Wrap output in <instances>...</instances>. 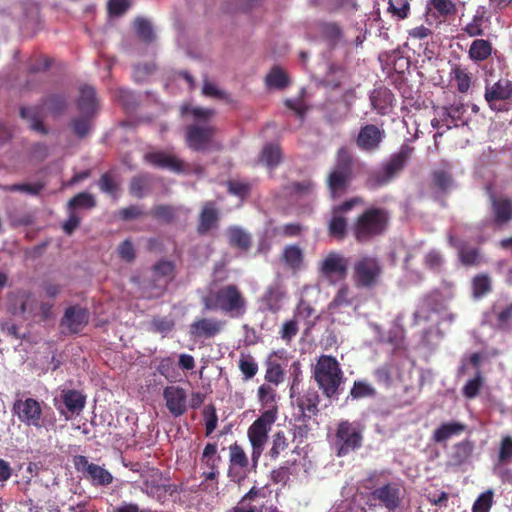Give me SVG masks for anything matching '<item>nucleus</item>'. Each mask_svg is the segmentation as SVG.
I'll list each match as a JSON object with an SVG mask.
<instances>
[{
    "label": "nucleus",
    "instance_id": "nucleus-1",
    "mask_svg": "<svg viewBox=\"0 0 512 512\" xmlns=\"http://www.w3.org/2000/svg\"><path fill=\"white\" fill-rule=\"evenodd\" d=\"M258 400L264 412L248 428L247 436L252 448V466L258 467L268 439V433L277 419L276 390L268 384H262L257 391Z\"/></svg>",
    "mask_w": 512,
    "mask_h": 512
},
{
    "label": "nucleus",
    "instance_id": "nucleus-2",
    "mask_svg": "<svg viewBox=\"0 0 512 512\" xmlns=\"http://www.w3.org/2000/svg\"><path fill=\"white\" fill-rule=\"evenodd\" d=\"M356 162L354 155L348 148L341 147L338 149L335 163L326 179V185L331 199H338L348 191L355 177L354 170Z\"/></svg>",
    "mask_w": 512,
    "mask_h": 512
},
{
    "label": "nucleus",
    "instance_id": "nucleus-3",
    "mask_svg": "<svg viewBox=\"0 0 512 512\" xmlns=\"http://www.w3.org/2000/svg\"><path fill=\"white\" fill-rule=\"evenodd\" d=\"M204 308L211 311L219 310L230 317H242L247 309V301L235 284L221 286L202 298Z\"/></svg>",
    "mask_w": 512,
    "mask_h": 512
},
{
    "label": "nucleus",
    "instance_id": "nucleus-4",
    "mask_svg": "<svg viewBox=\"0 0 512 512\" xmlns=\"http://www.w3.org/2000/svg\"><path fill=\"white\" fill-rule=\"evenodd\" d=\"M413 152L414 147L407 144L402 145L378 168L368 172L366 185L371 189H377L390 184L404 170Z\"/></svg>",
    "mask_w": 512,
    "mask_h": 512
},
{
    "label": "nucleus",
    "instance_id": "nucleus-5",
    "mask_svg": "<svg viewBox=\"0 0 512 512\" xmlns=\"http://www.w3.org/2000/svg\"><path fill=\"white\" fill-rule=\"evenodd\" d=\"M175 276L176 266L173 261L161 259L154 263L142 282L145 297L151 299L163 295Z\"/></svg>",
    "mask_w": 512,
    "mask_h": 512
},
{
    "label": "nucleus",
    "instance_id": "nucleus-6",
    "mask_svg": "<svg viewBox=\"0 0 512 512\" xmlns=\"http://www.w3.org/2000/svg\"><path fill=\"white\" fill-rule=\"evenodd\" d=\"M390 220L391 214L388 209L371 206L358 215L353 222V226L371 230V240H374L388 231Z\"/></svg>",
    "mask_w": 512,
    "mask_h": 512
},
{
    "label": "nucleus",
    "instance_id": "nucleus-7",
    "mask_svg": "<svg viewBox=\"0 0 512 512\" xmlns=\"http://www.w3.org/2000/svg\"><path fill=\"white\" fill-rule=\"evenodd\" d=\"M321 374L322 393L328 398L338 399L344 382V375L338 361L334 357L322 354Z\"/></svg>",
    "mask_w": 512,
    "mask_h": 512
},
{
    "label": "nucleus",
    "instance_id": "nucleus-8",
    "mask_svg": "<svg viewBox=\"0 0 512 512\" xmlns=\"http://www.w3.org/2000/svg\"><path fill=\"white\" fill-rule=\"evenodd\" d=\"M319 395L317 391H307L299 399V408L302 411L303 424L298 425L295 429L294 437L308 438L312 431L317 430Z\"/></svg>",
    "mask_w": 512,
    "mask_h": 512
},
{
    "label": "nucleus",
    "instance_id": "nucleus-9",
    "mask_svg": "<svg viewBox=\"0 0 512 512\" xmlns=\"http://www.w3.org/2000/svg\"><path fill=\"white\" fill-rule=\"evenodd\" d=\"M381 272L380 263L376 258L363 256L354 263V283L358 288H373L378 284Z\"/></svg>",
    "mask_w": 512,
    "mask_h": 512
},
{
    "label": "nucleus",
    "instance_id": "nucleus-10",
    "mask_svg": "<svg viewBox=\"0 0 512 512\" xmlns=\"http://www.w3.org/2000/svg\"><path fill=\"white\" fill-rule=\"evenodd\" d=\"M485 101L495 112L509 111L512 99V81L501 78L492 85H486Z\"/></svg>",
    "mask_w": 512,
    "mask_h": 512
},
{
    "label": "nucleus",
    "instance_id": "nucleus-11",
    "mask_svg": "<svg viewBox=\"0 0 512 512\" xmlns=\"http://www.w3.org/2000/svg\"><path fill=\"white\" fill-rule=\"evenodd\" d=\"M72 462L75 470L93 486H108L113 482L114 478L107 469L89 462L84 455H75Z\"/></svg>",
    "mask_w": 512,
    "mask_h": 512
},
{
    "label": "nucleus",
    "instance_id": "nucleus-12",
    "mask_svg": "<svg viewBox=\"0 0 512 512\" xmlns=\"http://www.w3.org/2000/svg\"><path fill=\"white\" fill-rule=\"evenodd\" d=\"M361 431L349 421H341L336 431L337 456L342 457L362 446Z\"/></svg>",
    "mask_w": 512,
    "mask_h": 512
},
{
    "label": "nucleus",
    "instance_id": "nucleus-13",
    "mask_svg": "<svg viewBox=\"0 0 512 512\" xmlns=\"http://www.w3.org/2000/svg\"><path fill=\"white\" fill-rule=\"evenodd\" d=\"M252 466V459L249 460L244 448L237 442L229 446V468L228 477L231 481L240 483L250 470H256Z\"/></svg>",
    "mask_w": 512,
    "mask_h": 512
},
{
    "label": "nucleus",
    "instance_id": "nucleus-14",
    "mask_svg": "<svg viewBox=\"0 0 512 512\" xmlns=\"http://www.w3.org/2000/svg\"><path fill=\"white\" fill-rule=\"evenodd\" d=\"M347 44L344 29L338 22H322V48L327 59H332L335 51L346 47Z\"/></svg>",
    "mask_w": 512,
    "mask_h": 512
},
{
    "label": "nucleus",
    "instance_id": "nucleus-15",
    "mask_svg": "<svg viewBox=\"0 0 512 512\" xmlns=\"http://www.w3.org/2000/svg\"><path fill=\"white\" fill-rule=\"evenodd\" d=\"M12 411L20 422L28 426H33L36 428H41L44 426L42 421L43 411L41 404L34 398L16 400L13 404Z\"/></svg>",
    "mask_w": 512,
    "mask_h": 512
},
{
    "label": "nucleus",
    "instance_id": "nucleus-16",
    "mask_svg": "<svg viewBox=\"0 0 512 512\" xmlns=\"http://www.w3.org/2000/svg\"><path fill=\"white\" fill-rule=\"evenodd\" d=\"M216 128L213 125L193 124L186 128V143L194 151H206L213 145Z\"/></svg>",
    "mask_w": 512,
    "mask_h": 512
},
{
    "label": "nucleus",
    "instance_id": "nucleus-17",
    "mask_svg": "<svg viewBox=\"0 0 512 512\" xmlns=\"http://www.w3.org/2000/svg\"><path fill=\"white\" fill-rule=\"evenodd\" d=\"M490 202V214L494 225L502 227L512 221V198L496 194L491 189L488 191Z\"/></svg>",
    "mask_w": 512,
    "mask_h": 512
},
{
    "label": "nucleus",
    "instance_id": "nucleus-18",
    "mask_svg": "<svg viewBox=\"0 0 512 512\" xmlns=\"http://www.w3.org/2000/svg\"><path fill=\"white\" fill-rule=\"evenodd\" d=\"M226 322L214 317H198L189 325V335L194 340H208L219 335Z\"/></svg>",
    "mask_w": 512,
    "mask_h": 512
},
{
    "label": "nucleus",
    "instance_id": "nucleus-19",
    "mask_svg": "<svg viewBox=\"0 0 512 512\" xmlns=\"http://www.w3.org/2000/svg\"><path fill=\"white\" fill-rule=\"evenodd\" d=\"M349 260L338 252H330L322 261V277L332 284L343 281L348 272Z\"/></svg>",
    "mask_w": 512,
    "mask_h": 512
},
{
    "label": "nucleus",
    "instance_id": "nucleus-20",
    "mask_svg": "<svg viewBox=\"0 0 512 512\" xmlns=\"http://www.w3.org/2000/svg\"><path fill=\"white\" fill-rule=\"evenodd\" d=\"M371 497L378 500L387 510L394 512L401 505L403 489L399 483L389 482L374 489Z\"/></svg>",
    "mask_w": 512,
    "mask_h": 512
},
{
    "label": "nucleus",
    "instance_id": "nucleus-21",
    "mask_svg": "<svg viewBox=\"0 0 512 512\" xmlns=\"http://www.w3.org/2000/svg\"><path fill=\"white\" fill-rule=\"evenodd\" d=\"M163 398L169 413L177 418L187 412V392L180 386H167L163 390Z\"/></svg>",
    "mask_w": 512,
    "mask_h": 512
},
{
    "label": "nucleus",
    "instance_id": "nucleus-22",
    "mask_svg": "<svg viewBox=\"0 0 512 512\" xmlns=\"http://www.w3.org/2000/svg\"><path fill=\"white\" fill-rule=\"evenodd\" d=\"M350 80L348 68L344 63L328 59L326 71L322 77V86L330 89H339Z\"/></svg>",
    "mask_w": 512,
    "mask_h": 512
},
{
    "label": "nucleus",
    "instance_id": "nucleus-23",
    "mask_svg": "<svg viewBox=\"0 0 512 512\" xmlns=\"http://www.w3.org/2000/svg\"><path fill=\"white\" fill-rule=\"evenodd\" d=\"M385 137V131L374 124L361 127L356 138L358 148L366 152L377 151Z\"/></svg>",
    "mask_w": 512,
    "mask_h": 512
},
{
    "label": "nucleus",
    "instance_id": "nucleus-24",
    "mask_svg": "<svg viewBox=\"0 0 512 512\" xmlns=\"http://www.w3.org/2000/svg\"><path fill=\"white\" fill-rule=\"evenodd\" d=\"M220 216V210L214 201L205 202L198 216L197 233L204 236L211 230L217 229Z\"/></svg>",
    "mask_w": 512,
    "mask_h": 512
},
{
    "label": "nucleus",
    "instance_id": "nucleus-25",
    "mask_svg": "<svg viewBox=\"0 0 512 512\" xmlns=\"http://www.w3.org/2000/svg\"><path fill=\"white\" fill-rule=\"evenodd\" d=\"M364 200L360 196L352 197L339 205L332 207V217L328 222L329 232L339 229H347V219L344 216L345 213L352 210L355 206L362 205Z\"/></svg>",
    "mask_w": 512,
    "mask_h": 512
},
{
    "label": "nucleus",
    "instance_id": "nucleus-26",
    "mask_svg": "<svg viewBox=\"0 0 512 512\" xmlns=\"http://www.w3.org/2000/svg\"><path fill=\"white\" fill-rule=\"evenodd\" d=\"M88 320L89 314L86 309L80 306H70L61 320V327L66 328L69 333H78L88 323Z\"/></svg>",
    "mask_w": 512,
    "mask_h": 512
},
{
    "label": "nucleus",
    "instance_id": "nucleus-27",
    "mask_svg": "<svg viewBox=\"0 0 512 512\" xmlns=\"http://www.w3.org/2000/svg\"><path fill=\"white\" fill-rule=\"evenodd\" d=\"M145 160L151 165L167 169L175 173L185 172V164L176 156L163 151L150 152L145 154Z\"/></svg>",
    "mask_w": 512,
    "mask_h": 512
},
{
    "label": "nucleus",
    "instance_id": "nucleus-28",
    "mask_svg": "<svg viewBox=\"0 0 512 512\" xmlns=\"http://www.w3.org/2000/svg\"><path fill=\"white\" fill-rule=\"evenodd\" d=\"M474 451V442L464 439L455 443L448 454L447 464L451 467H460L466 464Z\"/></svg>",
    "mask_w": 512,
    "mask_h": 512
},
{
    "label": "nucleus",
    "instance_id": "nucleus-29",
    "mask_svg": "<svg viewBox=\"0 0 512 512\" xmlns=\"http://www.w3.org/2000/svg\"><path fill=\"white\" fill-rule=\"evenodd\" d=\"M457 13V5L453 0H428L427 14L439 22L452 18Z\"/></svg>",
    "mask_w": 512,
    "mask_h": 512
},
{
    "label": "nucleus",
    "instance_id": "nucleus-30",
    "mask_svg": "<svg viewBox=\"0 0 512 512\" xmlns=\"http://www.w3.org/2000/svg\"><path fill=\"white\" fill-rule=\"evenodd\" d=\"M143 480L142 490L149 496L160 497L166 493L165 485L162 484V473L157 468L147 469L141 474Z\"/></svg>",
    "mask_w": 512,
    "mask_h": 512
},
{
    "label": "nucleus",
    "instance_id": "nucleus-31",
    "mask_svg": "<svg viewBox=\"0 0 512 512\" xmlns=\"http://www.w3.org/2000/svg\"><path fill=\"white\" fill-rule=\"evenodd\" d=\"M77 107L81 114L94 116L98 108L96 91L92 86L84 85L80 88Z\"/></svg>",
    "mask_w": 512,
    "mask_h": 512
},
{
    "label": "nucleus",
    "instance_id": "nucleus-32",
    "mask_svg": "<svg viewBox=\"0 0 512 512\" xmlns=\"http://www.w3.org/2000/svg\"><path fill=\"white\" fill-rule=\"evenodd\" d=\"M467 426L457 421L444 422L432 434L435 443H444L453 436H459L466 431Z\"/></svg>",
    "mask_w": 512,
    "mask_h": 512
},
{
    "label": "nucleus",
    "instance_id": "nucleus-33",
    "mask_svg": "<svg viewBox=\"0 0 512 512\" xmlns=\"http://www.w3.org/2000/svg\"><path fill=\"white\" fill-rule=\"evenodd\" d=\"M61 400L67 410L74 414L83 410L86 403V396L78 390L65 389L62 390Z\"/></svg>",
    "mask_w": 512,
    "mask_h": 512
},
{
    "label": "nucleus",
    "instance_id": "nucleus-34",
    "mask_svg": "<svg viewBox=\"0 0 512 512\" xmlns=\"http://www.w3.org/2000/svg\"><path fill=\"white\" fill-rule=\"evenodd\" d=\"M493 52L492 43L485 39H475L468 50L469 58L475 62H484L489 59Z\"/></svg>",
    "mask_w": 512,
    "mask_h": 512
},
{
    "label": "nucleus",
    "instance_id": "nucleus-35",
    "mask_svg": "<svg viewBox=\"0 0 512 512\" xmlns=\"http://www.w3.org/2000/svg\"><path fill=\"white\" fill-rule=\"evenodd\" d=\"M451 79L456 83L458 92L467 93L472 84V74L461 64H454L450 72Z\"/></svg>",
    "mask_w": 512,
    "mask_h": 512
},
{
    "label": "nucleus",
    "instance_id": "nucleus-36",
    "mask_svg": "<svg viewBox=\"0 0 512 512\" xmlns=\"http://www.w3.org/2000/svg\"><path fill=\"white\" fill-rule=\"evenodd\" d=\"M458 257L464 266H478L482 262L480 250L465 242H461V245L458 246Z\"/></svg>",
    "mask_w": 512,
    "mask_h": 512
},
{
    "label": "nucleus",
    "instance_id": "nucleus-37",
    "mask_svg": "<svg viewBox=\"0 0 512 512\" xmlns=\"http://www.w3.org/2000/svg\"><path fill=\"white\" fill-rule=\"evenodd\" d=\"M472 295L475 299H481L492 291V280L487 273L475 275L471 281Z\"/></svg>",
    "mask_w": 512,
    "mask_h": 512
},
{
    "label": "nucleus",
    "instance_id": "nucleus-38",
    "mask_svg": "<svg viewBox=\"0 0 512 512\" xmlns=\"http://www.w3.org/2000/svg\"><path fill=\"white\" fill-rule=\"evenodd\" d=\"M290 446V440L284 431H278L272 436V445L268 451V456L271 460H277L281 455H284Z\"/></svg>",
    "mask_w": 512,
    "mask_h": 512
},
{
    "label": "nucleus",
    "instance_id": "nucleus-39",
    "mask_svg": "<svg viewBox=\"0 0 512 512\" xmlns=\"http://www.w3.org/2000/svg\"><path fill=\"white\" fill-rule=\"evenodd\" d=\"M149 215L164 224H171L177 218V208L168 204L155 205Z\"/></svg>",
    "mask_w": 512,
    "mask_h": 512
},
{
    "label": "nucleus",
    "instance_id": "nucleus-40",
    "mask_svg": "<svg viewBox=\"0 0 512 512\" xmlns=\"http://www.w3.org/2000/svg\"><path fill=\"white\" fill-rule=\"evenodd\" d=\"M96 206L95 197L88 192H80L72 197L67 203V209L76 211L77 209L90 210Z\"/></svg>",
    "mask_w": 512,
    "mask_h": 512
},
{
    "label": "nucleus",
    "instance_id": "nucleus-41",
    "mask_svg": "<svg viewBox=\"0 0 512 512\" xmlns=\"http://www.w3.org/2000/svg\"><path fill=\"white\" fill-rule=\"evenodd\" d=\"M265 380L275 386L284 380V371L274 355L266 362Z\"/></svg>",
    "mask_w": 512,
    "mask_h": 512
},
{
    "label": "nucleus",
    "instance_id": "nucleus-42",
    "mask_svg": "<svg viewBox=\"0 0 512 512\" xmlns=\"http://www.w3.org/2000/svg\"><path fill=\"white\" fill-rule=\"evenodd\" d=\"M200 460L206 468L219 469L222 458L218 454L217 444L211 442L207 443L203 449Z\"/></svg>",
    "mask_w": 512,
    "mask_h": 512
},
{
    "label": "nucleus",
    "instance_id": "nucleus-43",
    "mask_svg": "<svg viewBox=\"0 0 512 512\" xmlns=\"http://www.w3.org/2000/svg\"><path fill=\"white\" fill-rule=\"evenodd\" d=\"M229 243L233 247L240 248L244 251L251 247L252 241L248 233L238 227H231L228 230Z\"/></svg>",
    "mask_w": 512,
    "mask_h": 512
},
{
    "label": "nucleus",
    "instance_id": "nucleus-44",
    "mask_svg": "<svg viewBox=\"0 0 512 512\" xmlns=\"http://www.w3.org/2000/svg\"><path fill=\"white\" fill-rule=\"evenodd\" d=\"M432 186L442 193H446L453 184L452 174L444 169L434 170L431 174Z\"/></svg>",
    "mask_w": 512,
    "mask_h": 512
},
{
    "label": "nucleus",
    "instance_id": "nucleus-45",
    "mask_svg": "<svg viewBox=\"0 0 512 512\" xmlns=\"http://www.w3.org/2000/svg\"><path fill=\"white\" fill-rule=\"evenodd\" d=\"M411 0H389L387 12L397 20H404L410 14Z\"/></svg>",
    "mask_w": 512,
    "mask_h": 512
},
{
    "label": "nucleus",
    "instance_id": "nucleus-46",
    "mask_svg": "<svg viewBox=\"0 0 512 512\" xmlns=\"http://www.w3.org/2000/svg\"><path fill=\"white\" fill-rule=\"evenodd\" d=\"M282 259L288 267L297 270L302 264L303 254L299 247L290 245L284 249Z\"/></svg>",
    "mask_w": 512,
    "mask_h": 512
},
{
    "label": "nucleus",
    "instance_id": "nucleus-47",
    "mask_svg": "<svg viewBox=\"0 0 512 512\" xmlns=\"http://www.w3.org/2000/svg\"><path fill=\"white\" fill-rule=\"evenodd\" d=\"M266 84L270 88L284 89L289 84L287 74L279 67H273L266 76Z\"/></svg>",
    "mask_w": 512,
    "mask_h": 512
},
{
    "label": "nucleus",
    "instance_id": "nucleus-48",
    "mask_svg": "<svg viewBox=\"0 0 512 512\" xmlns=\"http://www.w3.org/2000/svg\"><path fill=\"white\" fill-rule=\"evenodd\" d=\"M238 367L243 374L244 380L253 378L258 372V364L250 354L241 353Z\"/></svg>",
    "mask_w": 512,
    "mask_h": 512
},
{
    "label": "nucleus",
    "instance_id": "nucleus-49",
    "mask_svg": "<svg viewBox=\"0 0 512 512\" xmlns=\"http://www.w3.org/2000/svg\"><path fill=\"white\" fill-rule=\"evenodd\" d=\"M282 159V153L279 146L274 144L266 145L261 153V160L266 164L267 167L275 168Z\"/></svg>",
    "mask_w": 512,
    "mask_h": 512
},
{
    "label": "nucleus",
    "instance_id": "nucleus-50",
    "mask_svg": "<svg viewBox=\"0 0 512 512\" xmlns=\"http://www.w3.org/2000/svg\"><path fill=\"white\" fill-rule=\"evenodd\" d=\"M93 116H87L82 114L80 117H76L71 120L70 126L73 133L78 138H85L91 131V119Z\"/></svg>",
    "mask_w": 512,
    "mask_h": 512
},
{
    "label": "nucleus",
    "instance_id": "nucleus-51",
    "mask_svg": "<svg viewBox=\"0 0 512 512\" xmlns=\"http://www.w3.org/2000/svg\"><path fill=\"white\" fill-rule=\"evenodd\" d=\"M227 191L229 194L245 199L249 196L252 186L247 181L230 179L226 182Z\"/></svg>",
    "mask_w": 512,
    "mask_h": 512
},
{
    "label": "nucleus",
    "instance_id": "nucleus-52",
    "mask_svg": "<svg viewBox=\"0 0 512 512\" xmlns=\"http://www.w3.org/2000/svg\"><path fill=\"white\" fill-rule=\"evenodd\" d=\"M2 189L6 192H23V193H27L29 195L37 196L44 189V184H42L40 182L19 183V184L3 186Z\"/></svg>",
    "mask_w": 512,
    "mask_h": 512
},
{
    "label": "nucleus",
    "instance_id": "nucleus-53",
    "mask_svg": "<svg viewBox=\"0 0 512 512\" xmlns=\"http://www.w3.org/2000/svg\"><path fill=\"white\" fill-rule=\"evenodd\" d=\"M43 105L50 112L60 114L67 106V97L62 94H51L44 100Z\"/></svg>",
    "mask_w": 512,
    "mask_h": 512
},
{
    "label": "nucleus",
    "instance_id": "nucleus-54",
    "mask_svg": "<svg viewBox=\"0 0 512 512\" xmlns=\"http://www.w3.org/2000/svg\"><path fill=\"white\" fill-rule=\"evenodd\" d=\"M498 463L507 465L512 463V436L507 435L501 439L498 451Z\"/></svg>",
    "mask_w": 512,
    "mask_h": 512
},
{
    "label": "nucleus",
    "instance_id": "nucleus-55",
    "mask_svg": "<svg viewBox=\"0 0 512 512\" xmlns=\"http://www.w3.org/2000/svg\"><path fill=\"white\" fill-rule=\"evenodd\" d=\"M482 386L483 377L481 376V373L478 371L474 378L466 382V384L462 388V394L468 399H473L479 394Z\"/></svg>",
    "mask_w": 512,
    "mask_h": 512
},
{
    "label": "nucleus",
    "instance_id": "nucleus-56",
    "mask_svg": "<svg viewBox=\"0 0 512 512\" xmlns=\"http://www.w3.org/2000/svg\"><path fill=\"white\" fill-rule=\"evenodd\" d=\"M134 28L139 36L145 42H151L154 39V33L151 23L141 17H138L134 21Z\"/></svg>",
    "mask_w": 512,
    "mask_h": 512
},
{
    "label": "nucleus",
    "instance_id": "nucleus-57",
    "mask_svg": "<svg viewBox=\"0 0 512 512\" xmlns=\"http://www.w3.org/2000/svg\"><path fill=\"white\" fill-rule=\"evenodd\" d=\"M483 23H484L483 14L477 13L473 16L472 20L462 28V30L469 37L483 36L484 35Z\"/></svg>",
    "mask_w": 512,
    "mask_h": 512
},
{
    "label": "nucleus",
    "instance_id": "nucleus-58",
    "mask_svg": "<svg viewBox=\"0 0 512 512\" xmlns=\"http://www.w3.org/2000/svg\"><path fill=\"white\" fill-rule=\"evenodd\" d=\"M313 185L310 181L292 182L284 188L285 194L290 196H305L312 192Z\"/></svg>",
    "mask_w": 512,
    "mask_h": 512
},
{
    "label": "nucleus",
    "instance_id": "nucleus-59",
    "mask_svg": "<svg viewBox=\"0 0 512 512\" xmlns=\"http://www.w3.org/2000/svg\"><path fill=\"white\" fill-rule=\"evenodd\" d=\"M493 495L492 490L481 493L473 504L472 512H489L493 505Z\"/></svg>",
    "mask_w": 512,
    "mask_h": 512
},
{
    "label": "nucleus",
    "instance_id": "nucleus-60",
    "mask_svg": "<svg viewBox=\"0 0 512 512\" xmlns=\"http://www.w3.org/2000/svg\"><path fill=\"white\" fill-rule=\"evenodd\" d=\"M375 395H376L375 389L371 385H369L363 381H355L353 383V387L350 391V396L353 399L374 397Z\"/></svg>",
    "mask_w": 512,
    "mask_h": 512
},
{
    "label": "nucleus",
    "instance_id": "nucleus-61",
    "mask_svg": "<svg viewBox=\"0 0 512 512\" xmlns=\"http://www.w3.org/2000/svg\"><path fill=\"white\" fill-rule=\"evenodd\" d=\"M204 419H205V430L206 436H210L217 427L218 416L216 413V408L213 405H208L205 407L203 411Z\"/></svg>",
    "mask_w": 512,
    "mask_h": 512
},
{
    "label": "nucleus",
    "instance_id": "nucleus-62",
    "mask_svg": "<svg viewBox=\"0 0 512 512\" xmlns=\"http://www.w3.org/2000/svg\"><path fill=\"white\" fill-rule=\"evenodd\" d=\"M355 8V0H326L325 3V9L328 13H338Z\"/></svg>",
    "mask_w": 512,
    "mask_h": 512
},
{
    "label": "nucleus",
    "instance_id": "nucleus-63",
    "mask_svg": "<svg viewBox=\"0 0 512 512\" xmlns=\"http://www.w3.org/2000/svg\"><path fill=\"white\" fill-rule=\"evenodd\" d=\"M443 262V256L437 250H430L424 257L425 267L434 272H440Z\"/></svg>",
    "mask_w": 512,
    "mask_h": 512
},
{
    "label": "nucleus",
    "instance_id": "nucleus-64",
    "mask_svg": "<svg viewBox=\"0 0 512 512\" xmlns=\"http://www.w3.org/2000/svg\"><path fill=\"white\" fill-rule=\"evenodd\" d=\"M130 6V0H109L107 3V11L110 16L119 17L122 16Z\"/></svg>",
    "mask_w": 512,
    "mask_h": 512
}]
</instances>
